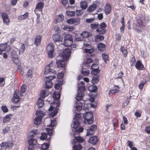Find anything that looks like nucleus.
Listing matches in <instances>:
<instances>
[{"label":"nucleus","mask_w":150,"mask_h":150,"mask_svg":"<svg viewBox=\"0 0 150 150\" xmlns=\"http://www.w3.org/2000/svg\"><path fill=\"white\" fill-rule=\"evenodd\" d=\"M85 88L84 86H81L79 88V91L78 92H83V91H85Z\"/></svg>","instance_id":"obj_61"},{"label":"nucleus","mask_w":150,"mask_h":150,"mask_svg":"<svg viewBox=\"0 0 150 150\" xmlns=\"http://www.w3.org/2000/svg\"><path fill=\"white\" fill-rule=\"evenodd\" d=\"M94 130H92L89 129L87 131V133L86 134L87 136H89V135L93 134L95 133Z\"/></svg>","instance_id":"obj_49"},{"label":"nucleus","mask_w":150,"mask_h":150,"mask_svg":"<svg viewBox=\"0 0 150 150\" xmlns=\"http://www.w3.org/2000/svg\"><path fill=\"white\" fill-rule=\"evenodd\" d=\"M84 95V94L83 92H78V93L76 97V99L77 100H81Z\"/></svg>","instance_id":"obj_21"},{"label":"nucleus","mask_w":150,"mask_h":150,"mask_svg":"<svg viewBox=\"0 0 150 150\" xmlns=\"http://www.w3.org/2000/svg\"><path fill=\"white\" fill-rule=\"evenodd\" d=\"M96 31L98 32L99 34H103L105 32V29H103L102 28H99L96 30Z\"/></svg>","instance_id":"obj_41"},{"label":"nucleus","mask_w":150,"mask_h":150,"mask_svg":"<svg viewBox=\"0 0 150 150\" xmlns=\"http://www.w3.org/2000/svg\"><path fill=\"white\" fill-rule=\"evenodd\" d=\"M14 62L18 66H20L21 63L19 61L18 58L17 59H12Z\"/></svg>","instance_id":"obj_48"},{"label":"nucleus","mask_w":150,"mask_h":150,"mask_svg":"<svg viewBox=\"0 0 150 150\" xmlns=\"http://www.w3.org/2000/svg\"><path fill=\"white\" fill-rule=\"evenodd\" d=\"M66 14L67 16L72 17L75 16V13L74 11H67L66 12Z\"/></svg>","instance_id":"obj_37"},{"label":"nucleus","mask_w":150,"mask_h":150,"mask_svg":"<svg viewBox=\"0 0 150 150\" xmlns=\"http://www.w3.org/2000/svg\"><path fill=\"white\" fill-rule=\"evenodd\" d=\"M98 138L95 136H93L90 138L88 141L89 143L93 144H95L97 143Z\"/></svg>","instance_id":"obj_13"},{"label":"nucleus","mask_w":150,"mask_h":150,"mask_svg":"<svg viewBox=\"0 0 150 150\" xmlns=\"http://www.w3.org/2000/svg\"><path fill=\"white\" fill-rule=\"evenodd\" d=\"M81 36L83 37V38H87L89 36V35L88 32L86 31H84L81 34Z\"/></svg>","instance_id":"obj_45"},{"label":"nucleus","mask_w":150,"mask_h":150,"mask_svg":"<svg viewBox=\"0 0 150 150\" xmlns=\"http://www.w3.org/2000/svg\"><path fill=\"white\" fill-rule=\"evenodd\" d=\"M54 29L56 33H59L60 32V30L59 28L57 25H55L54 27Z\"/></svg>","instance_id":"obj_60"},{"label":"nucleus","mask_w":150,"mask_h":150,"mask_svg":"<svg viewBox=\"0 0 150 150\" xmlns=\"http://www.w3.org/2000/svg\"><path fill=\"white\" fill-rule=\"evenodd\" d=\"M25 49V46L24 44L23 43H21V47L19 50V52L20 53L21 52H23Z\"/></svg>","instance_id":"obj_50"},{"label":"nucleus","mask_w":150,"mask_h":150,"mask_svg":"<svg viewBox=\"0 0 150 150\" xmlns=\"http://www.w3.org/2000/svg\"><path fill=\"white\" fill-rule=\"evenodd\" d=\"M63 29L67 31H71L74 29V28L72 26L65 25Z\"/></svg>","instance_id":"obj_32"},{"label":"nucleus","mask_w":150,"mask_h":150,"mask_svg":"<svg viewBox=\"0 0 150 150\" xmlns=\"http://www.w3.org/2000/svg\"><path fill=\"white\" fill-rule=\"evenodd\" d=\"M104 11L106 15H108L111 12V6L110 4H106L104 7Z\"/></svg>","instance_id":"obj_11"},{"label":"nucleus","mask_w":150,"mask_h":150,"mask_svg":"<svg viewBox=\"0 0 150 150\" xmlns=\"http://www.w3.org/2000/svg\"><path fill=\"white\" fill-rule=\"evenodd\" d=\"M43 4L42 2L38 3L36 5V9H42L43 7Z\"/></svg>","instance_id":"obj_47"},{"label":"nucleus","mask_w":150,"mask_h":150,"mask_svg":"<svg viewBox=\"0 0 150 150\" xmlns=\"http://www.w3.org/2000/svg\"><path fill=\"white\" fill-rule=\"evenodd\" d=\"M60 97V95L58 92H55L53 94V98L56 100H59Z\"/></svg>","instance_id":"obj_38"},{"label":"nucleus","mask_w":150,"mask_h":150,"mask_svg":"<svg viewBox=\"0 0 150 150\" xmlns=\"http://www.w3.org/2000/svg\"><path fill=\"white\" fill-rule=\"evenodd\" d=\"M28 13H26L23 15L19 16L18 17V19L20 21H21L23 19H25L28 18Z\"/></svg>","instance_id":"obj_26"},{"label":"nucleus","mask_w":150,"mask_h":150,"mask_svg":"<svg viewBox=\"0 0 150 150\" xmlns=\"http://www.w3.org/2000/svg\"><path fill=\"white\" fill-rule=\"evenodd\" d=\"M53 39L55 42H58L60 40V36L58 34H54L53 36Z\"/></svg>","instance_id":"obj_34"},{"label":"nucleus","mask_w":150,"mask_h":150,"mask_svg":"<svg viewBox=\"0 0 150 150\" xmlns=\"http://www.w3.org/2000/svg\"><path fill=\"white\" fill-rule=\"evenodd\" d=\"M35 114L37 116L34 120V123L36 125H39L42 120V117L44 116V114L41 111H37Z\"/></svg>","instance_id":"obj_2"},{"label":"nucleus","mask_w":150,"mask_h":150,"mask_svg":"<svg viewBox=\"0 0 150 150\" xmlns=\"http://www.w3.org/2000/svg\"><path fill=\"white\" fill-rule=\"evenodd\" d=\"M12 101L15 103H18L19 101V96L17 95L16 92H15L14 93L13 97L12 98Z\"/></svg>","instance_id":"obj_17"},{"label":"nucleus","mask_w":150,"mask_h":150,"mask_svg":"<svg viewBox=\"0 0 150 150\" xmlns=\"http://www.w3.org/2000/svg\"><path fill=\"white\" fill-rule=\"evenodd\" d=\"M52 64L53 62H52L50 64L46 67L44 71L45 74H47L50 73L56 74V71L51 68L52 67Z\"/></svg>","instance_id":"obj_8"},{"label":"nucleus","mask_w":150,"mask_h":150,"mask_svg":"<svg viewBox=\"0 0 150 150\" xmlns=\"http://www.w3.org/2000/svg\"><path fill=\"white\" fill-rule=\"evenodd\" d=\"M6 143L7 147H8L9 148H12L14 145L12 142L11 141H8Z\"/></svg>","instance_id":"obj_51"},{"label":"nucleus","mask_w":150,"mask_h":150,"mask_svg":"<svg viewBox=\"0 0 150 150\" xmlns=\"http://www.w3.org/2000/svg\"><path fill=\"white\" fill-rule=\"evenodd\" d=\"M7 47V44H0V52H1V54H2V52L3 51L6 50Z\"/></svg>","instance_id":"obj_27"},{"label":"nucleus","mask_w":150,"mask_h":150,"mask_svg":"<svg viewBox=\"0 0 150 150\" xmlns=\"http://www.w3.org/2000/svg\"><path fill=\"white\" fill-rule=\"evenodd\" d=\"M135 67L138 70H143L144 68V66L140 61H137L136 63Z\"/></svg>","instance_id":"obj_14"},{"label":"nucleus","mask_w":150,"mask_h":150,"mask_svg":"<svg viewBox=\"0 0 150 150\" xmlns=\"http://www.w3.org/2000/svg\"><path fill=\"white\" fill-rule=\"evenodd\" d=\"M73 148L74 149L79 150L81 149L82 146L80 144H76L74 145L73 147Z\"/></svg>","instance_id":"obj_52"},{"label":"nucleus","mask_w":150,"mask_h":150,"mask_svg":"<svg viewBox=\"0 0 150 150\" xmlns=\"http://www.w3.org/2000/svg\"><path fill=\"white\" fill-rule=\"evenodd\" d=\"M102 57H103V59L105 62H106V61L108 59V56L107 54H102Z\"/></svg>","instance_id":"obj_53"},{"label":"nucleus","mask_w":150,"mask_h":150,"mask_svg":"<svg viewBox=\"0 0 150 150\" xmlns=\"http://www.w3.org/2000/svg\"><path fill=\"white\" fill-rule=\"evenodd\" d=\"M1 109L4 113L7 112L8 111V108L6 106H2L1 107Z\"/></svg>","instance_id":"obj_54"},{"label":"nucleus","mask_w":150,"mask_h":150,"mask_svg":"<svg viewBox=\"0 0 150 150\" xmlns=\"http://www.w3.org/2000/svg\"><path fill=\"white\" fill-rule=\"evenodd\" d=\"M58 110H54L52 113L50 114V116L51 117H53L58 112Z\"/></svg>","instance_id":"obj_58"},{"label":"nucleus","mask_w":150,"mask_h":150,"mask_svg":"<svg viewBox=\"0 0 150 150\" xmlns=\"http://www.w3.org/2000/svg\"><path fill=\"white\" fill-rule=\"evenodd\" d=\"M47 135L46 133H42L40 138L41 140H44L47 138Z\"/></svg>","instance_id":"obj_46"},{"label":"nucleus","mask_w":150,"mask_h":150,"mask_svg":"<svg viewBox=\"0 0 150 150\" xmlns=\"http://www.w3.org/2000/svg\"><path fill=\"white\" fill-rule=\"evenodd\" d=\"M144 27L143 21L140 19L135 21L133 25V28L138 32L143 31Z\"/></svg>","instance_id":"obj_1"},{"label":"nucleus","mask_w":150,"mask_h":150,"mask_svg":"<svg viewBox=\"0 0 150 150\" xmlns=\"http://www.w3.org/2000/svg\"><path fill=\"white\" fill-rule=\"evenodd\" d=\"M73 39L71 36L69 34L66 35L64 38V45L66 47H69L72 44Z\"/></svg>","instance_id":"obj_5"},{"label":"nucleus","mask_w":150,"mask_h":150,"mask_svg":"<svg viewBox=\"0 0 150 150\" xmlns=\"http://www.w3.org/2000/svg\"><path fill=\"white\" fill-rule=\"evenodd\" d=\"M41 38L40 36H38L35 38V44L36 46L40 44L41 41Z\"/></svg>","instance_id":"obj_22"},{"label":"nucleus","mask_w":150,"mask_h":150,"mask_svg":"<svg viewBox=\"0 0 150 150\" xmlns=\"http://www.w3.org/2000/svg\"><path fill=\"white\" fill-rule=\"evenodd\" d=\"M77 19L75 18H70L67 21V23L69 24H73L76 22Z\"/></svg>","instance_id":"obj_30"},{"label":"nucleus","mask_w":150,"mask_h":150,"mask_svg":"<svg viewBox=\"0 0 150 150\" xmlns=\"http://www.w3.org/2000/svg\"><path fill=\"white\" fill-rule=\"evenodd\" d=\"M37 130L36 129L33 130L32 131L30 132L28 134L30 138L34 137L35 136L37 135Z\"/></svg>","instance_id":"obj_25"},{"label":"nucleus","mask_w":150,"mask_h":150,"mask_svg":"<svg viewBox=\"0 0 150 150\" xmlns=\"http://www.w3.org/2000/svg\"><path fill=\"white\" fill-rule=\"evenodd\" d=\"M83 129L82 127H79L78 129H75V131L74 134L76 135V134H77L78 133L79 134V133L82 132H83Z\"/></svg>","instance_id":"obj_44"},{"label":"nucleus","mask_w":150,"mask_h":150,"mask_svg":"<svg viewBox=\"0 0 150 150\" xmlns=\"http://www.w3.org/2000/svg\"><path fill=\"white\" fill-rule=\"evenodd\" d=\"M99 80V78L98 77H93L91 80V82L93 84H96L97 83Z\"/></svg>","instance_id":"obj_43"},{"label":"nucleus","mask_w":150,"mask_h":150,"mask_svg":"<svg viewBox=\"0 0 150 150\" xmlns=\"http://www.w3.org/2000/svg\"><path fill=\"white\" fill-rule=\"evenodd\" d=\"M79 123L78 120H75L73 123L71 124V127H72L76 129L79 126Z\"/></svg>","instance_id":"obj_31"},{"label":"nucleus","mask_w":150,"mask_h":150,"mask_svg":"<svg viewBox=\"0 0 150 150\" xmlns=\"http://www.w3.org/2000/svg\"><path fill=\"white\" fill-rule=\"evenodd\" d=\"M64 19V16L62 14H59L57 16L54 22L55 24L58 22H60L63 21Z\"/></svg>","instance_id":"obj_15"},{"label":"nucleus","mask_w":150,"mask_h":150,"mask_svg":"<svg viewBox=\"0 0 150 150\" xmlns=\"http://www.w3.org/2000/svg\"><path fill=\"white\" fill-rule=\"evenodd\" d=\"M94 50L93 49H85V51L86 53H91L93 52Z\"/></svg>","instance_id":"obj_62"},{"label":"nucleus","mask_w":150,"mask_h":150,"mask_svg":"<svg viewBox=\"0 0 150 150\" xmlns=\"http://www.w3.org/2000/svg\"><path fill=\"white\" fill-rule=\"evenodd\" d=\"M89 89L90 91L91 92H96L97 90V88L96 86H91L89 87Z\"/></svg>","instance_id":"obj_39"},{"label":"nucleus","mask_w":150,"mask_h":150,"mask_svg":"<svg viewBox=\"0 0 150 150\" xmlns=\"http://www.w3.org/2000/svg\"><path fill=\"white\" fill-rule=\"evenodd\" d=\"M94 19L95 18H91L88 19H86V21L88 23H90L92 21H93Z\"/></svg>","instance_id":"obj_64"},{"label":"nucleus","mask_w":150,"mask_h":150,"mask_svg":"<svg viewBox=\"0 0 150 150\" xmlns=\"http://www.w3.org/2000/svg\"><path fill=\"white\" fill-rule=\"evenodd\" d=\"M116 87H117V89H114L111 90L110 91L109 93L113 94L117 93L119 90V88L118 86H116Z\"/></svg>","instance_id":"obj_59"},{"label":"nucleus","mask_w":150,"mask_h":150,"mask_svg":"<svg viewBox=\"0 0 150 150\" xmlns=\"http://www.w3.org/2000/svg\"><path fill=\"white\" fill-rule=\"evenodd\" d=\"M26 91V88L24 86H22L21 87V91L20 93V95L22 96H23V94Z\"/></svg>","instance_id":"obj_36"},{"label":"nucleus","mask_w":150,"mask_h":150,"mask_svg":"<svg viewBox=\"0 0 150 150\" xmlns=\"http://www.w3.org/2000/svg\"><path fill=\"white\" fill-rule=\"evenodd\" d=\"M57 68H62L64 66V62L63 59L58 60L57 61Z\"/></svg>","instance_id":"obj_16"},{"label":"nucleus","mask_w":150,"mask_h":150,"mask_svg":"<svg viewBox=\"0 0 150 150\" xmlns=\"http://www.w3.org/2000/svg\"><path fill=\"white\" fill-rule=\"evenodd\" d=\"M6 142H4L1 144L0 146L1 148V150L2 149H6L7 148Z\"/></svg>","instance_id":"obj_40"},{"label":"nucleus","mask_w":150,"mask_h":150,"mask_svg":"<svg viewBox=\"0 0 150 150\" xmlns=\"http://www.w3.org/2000/svg\"><path fill=\"white\" fill-rule=\"evenodd\" d=\"M97 8V5L95 4L90 5L88 8L87 10L88 12H91L94 11Z\"/></svg>","instance_id":"obj_18"},{"label":"nucleus","mask_w":150,"mask_h":150,"mask_svg":"<svg viewBox=\"0 0 150 150\" xmlns=\"http://www.w3.org/2000/svg\"><path fill=\"white\" fill-rule=\"evenodd\" d=\"M96 37V39L100 40H102L104 39V37L103 36L99 35H97Z\"/></svg>","instance_id":"obj_63"},{"label":"nucleus","mask_w":150,"mask_h":150,"mask_svg":"<svg viewBox=\"0 0 150 150\" xmlns=\"http://www.w3.org/2000/svg\"><path fill=\"white\" fill-rule=\"evenodd\" d=\"M49 146V145L47 143H44L41 145L40 150H47Z\"/></svg>","instance_id":"obj_28"},{"label":"nucleus","mask_w":150,"mask_h":150,"mask_svg":"<svg viewBox=\"0 0 150 150\" xmlns=\"http://www.w3.org/2000/svg\"><path fill=\"white\" fill-rule=\"evenodd\" d=\"M83 116L84 117V119L87 121L86 122H87L88 124L91 125L93 123V114L92 112H86L83 114Z\"/></svg>","instance_id":"obj_3"},{"label":"nucleus","mask_w":150,"mask_h":150,"mask_svg":"<svg viewBox=\"0 0 150 150\" xmlns=\"http://www.w3.org/2000/svg\"><path fill=\"white\" fill-rule=\"evenodd\" d=\"M55 77V76L54 75L45 77L44 80L45 81V86L46 88L48 89L52 87L53 84L51 81Z\"/></svg>","instance_id":"obj_4"},{"label":"nucleus","mask_w":150,"mask_h":150,"mask_svg":"<svg viewBox=\"0 0 150 150\" xmlns=\"http://www.w3.org/2000/svg\"><path fill=\"white\" fill-rule=\"evenodd\" d=\"M92 69L91 73L92 74L96 75L99 72V67L97 64H93L91 66Z\"/></svg>","instance_id":"obj_9"},{"label":"nucleus","mask_w":150,"mask_h":150,"mask_svg":"<svg viewBox=\"0 0 150 150\" xmlns=\"http://www.w3.org/2000/svg\"><path fill=\"white\" fill-rule=\"evenodd\" d=\"M11 57L12 59L18 58V55L16 51L13 50L12 52L11 53Z\"/></svg>","instance_id":"obj_33"},{"label":"nucleus","mask_w":150,"mask_h":150,"mask_svg":"<svg viewBox=\"0 0 150 150\" xmlns=\"http://www.w3.org/2000/svg\"><path fill=\"white\" fill-rule=\"evenodd\" d=\"M48 95V94L47 93L46 91L44 90L41 91L40 94L41 97L43 98H45Z\"/></svg>","instance_id":"obj_29"},{"label":"nucleus","mask_w":150,"mask_h":150,"mask_svg":"<svg viewBox=\"0 0 150 150\" xmlns=\"http://www.w3.org/2000/svg\"><path fill=\"white\" fill-rule=\"evenodd\" d=\"M37 104L39 108L42 107L44 105V101L41 98V97L39 98Z\"/></svg>","instance_id":"obj_20"},{"label":"nucleus","mask_w":150,"mask_h":150,"mask_svg":"<svg viewBox=\"0 0 150 150\" xmlns=\"http://www.w3.org/2000/svg\"><path fill=\"white\" fill-rule=\"evenodd\" d=\"M70 50L69 48L65 49L62 52V55L63 58L68 59L71 55Z\"/></svg>","instance_id":"obj_10"},{"label":"nucleus","mask_w":150,"mask_h":150,"mask_svg":"<svg viewBox=\"0 0 150 150\" xmlns=\"http://www.w3.org/2000/svg\"><path fill=\"white\" fill-rule=\"evenodd\" d=\"M1 16L3 19V22L4 23L7 24L9 22L10 20L8 16L6 13H3L1 14Z\"/></svg>","instance_id":"obj_12"},{"label":"nucleus","mask_w":150,"mask_h":150,"mask_svg":"<svg viewBox=\"0 0 150 150\" xmlns=\"http://www.w3.org/2000/svg\"><path fill=\"white\" fill-rule=\"evenodd\" d=\"M98 48L100 51H103L105 49V45L103 43H99L98 45Z\"/></svg>","instance_id":"obj_23"},{"label":"nucleus","mask_w":150,"mask_h":150,"mask_svg":"<svg viewBox=\"0 0 150 150\" xmlns=\"http://www.w3.org/2000/svg\"><path fill=\"white\" fill-rule=\"evenodd\" d=\"M54 45L50 43L48 44L47 48L48 56L51 58H52L54 56Z\"/></svg>","instance_id":"obj_7"},{"label":"nucleus","mask_w":150,"mask_h":150,"mask_svg":"<svg viewBox=\"0 0 150 150\" xmlns=\"http://www.w3.org/2000/svg\"><path fill=\"white\" fill-rule=\"evenodd\" d=\"M75 138L77 141L78 142H79L80 143H82L84 141V140L83 139V138L81 137L75 136Z\"/></svg>","instance_id":"obj_42"},{"label":"nucleus","mask_w":150,"mask_h":150,"mask_svg":"<svg viewBox=\"0 0 150 150\" xmlns=\"http://www.w3.org/2000/svg\"><path fill=\"white\" fill-rule=\"evenodd\" d=\"M75 106L77 111H80L82 108V104L81 102H80L76 103Z\"/></svg>","instance_id":"obj_24"},{"label":"nucleus","mask_w":150,"mask_h":150,"mask_svg":"<svg viewBox=\"0 0 150 150\" xmlns=\"http://www.w3.org/2000/svg\"><path fill=\"white\" fill-rule=\"evenodd\" d=\"M81 72L82 74L85 76H88L89 74V72L88 71L84 69L81 70Z\"/></svg>","instance_id":"obj_55"},{"label":"nucleus","mask_w":150,"mask_h":150,"mask_svg":"<svg viewBox=\"0 0 150 150\" xmlns=\"http://www.w3.org/2000/svg\"><path fill=\"white\" fill-rule=\"evenodd\" d=\"M91 27L92 29H95L99 27V24L98 22H95L91 24Z\"/></svg>","instance_id":"obj_35"},{"label":"nucleus","mask_w":150,"mask_h":150,"mask_svg":"<svg viewBox=\"0 0 150 150\" xmlns=\"http://www.w3.org/2000/svg\"><path fill=\"white\" fill-rule=\"evenodd\" d=\"M58 110H54L52 113L50 114V116L51 117H53L58 112Z\"/></svg>","instance_id":"obj_57"},{"label":"nucleus","mask_w":150,"mask_h":150,"mask_svg":"<svg viewBox=\"0 0 150 150\" xmlns=\"http://www.w3.org/2000/svg\"><path fill=\"white\" fill-rule=\"evenodd\" d=\"M10 128L8 126H6L3 129L2 132L4 134L8 132Z\"/></svg>","instance_id":"obj_56"},{"label":"nucleus","mask_w":150,"mask_h":150,"mask_svg":"<svg viewBox=\"0 0 150 150\" xmlns=\"http://www.w3.org/2000/svg\"><path fill=\"white\" fill-rule=\"evenodd\" d=\"M37 140L32 137L30 138L28 141L29 146L28 148L29 150H33L34 147V146L37 143Z\"/></svg>","instance_id":"obj_6"},{"label":"nucleus","mask_w":150,"mask_h":150,"mask_svg":"<svg viewBox=\"0 0 150 150\" xmlns=\"http://www.w3.org/2000/svg\"><path fill=\"white\" fill-rule=\"evenodd\" d=\"M88 6L87 3L85 1L81 2L80 3V7L83 10L86 8Z\"/></svg>","instance_id":"obj_19"}]
</instances>
